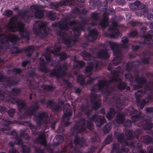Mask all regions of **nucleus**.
<instances>
[{
	"label": "nucleus",
	"mask_w": 153,
	"mask_h": 153,
	"mask_svg": "<svg viewBox=\"0 0 153 153\" xmlns=\"http://www.w3.org/2000/svg\"><path fill=\"white\" fill-rule=\"evenodd\" d=\"M122 43H118L112 41H109L108 44L115 57L113 59V64L116 65L119 63L123 59V54L120 47L127 49L129 47V40L127 36H124L121 38Z\"/></svg>",
	"instance_id": "f257e3e1"
},
{
	"label": "nucleus",
	"mask_w": 153,
	"mask_h": 153,
	"mask_svg": "<svg viewBox=\"0 0 153 153\" xmlns=\"http://www.w3.org/2000/svg\"><path fill=\"white\" fill-rule=\"evenodd\" d=\"M31 107L26 108L24 113V114L27 117L34 116L36 117V121L37 125L41 126L43 123H48V120L49 117L47 113L45 112H42L38 115L36 114L39 108V106L37 102L35 101L34 104L31 106Z\"/></svg>",
	"instance_id": "f03ea898"
},
{
	"label": "nucleus",
	"mask_w": 153,
	"mask_h": 153,
	"mask_svg": "<svg viewBox=\"0 0 153 153\" xmlns=\"http://www.w3.org/2000/svg\"><path fill=\"white\" fill-rule=\"evenodd\" d=\"M94 128V125L92 122L86 120L85 118H82L79 120L78 123L71 129V131L73 134L85 131L87 128L90 131H93Z\"/></svg>",
	"instance_id": "7ed1b4c3"
},
{
	"label": "nucleus",
	"mask_w": 153,
	"mask_h": 153,
	"mask_svg": "<svg viewBox=\"0 0 153 153\" xmlns=\"http://www.w3.org/2000/svg\"><path fill=\"white\" fill-rule=\"evenodd\" d=\"M0 50H5L10 48L9 41L13 45H15L17 41L19 40V37L14 34H9L7 36L4 34H0Z\"/></svg>",
	"instance_id": "20e7f679"
},
{
	"label": "nucleus",
	"mask_w": 153,
	"mask_h": 153,
	"mask_svg": "<svg viewBox=\"0 0 153 153\" xmlns=\"http://www.w3.org/2000/svg\"><path fill=\"white\" fill-rule=\"evenodd\" d=\"M36 26L33 28L35 34L38 37L43 38L48 35L47 30V24L42 21H38L36 22Z\"/></svg>",
	"instance_id": "39448f33"
},
{
	"label": "nucleus",
	"mask_w": 153,
	"mask_h": 153,
	"mask_svg": "<svg viewBox=\"0 0 153 153\" xmlns=\"http://www.w3.org/2000/svg\"><path fill=\"white\" fill-rule=\"evenodd\" d=\"M68 67L66 64H63L58 68L53 69L48 74V76L53 78L54 77L58 79H60L65 76Z\"/></svg>",
	"instance_id": "423d86ee"
},
{
	"label": "nucleus",
	"mask_w": 153,
	"mask_h": 153,
	"mask_svg": "<svg viewBox=\"0 0 153 153\" xmlns=\"http://www.w3.org/2000/svg\"><path fill=\"white\" fill-rule=\"evenodd\" d=\"M40 103L42 105L46 104L47 107L52 110L54 112H59L62 111V106L59 104L55 105L53 100H49L46 102L45 99L41 100Z\"/></svg>",
	"instance_id": "0eeeda50"
},
{
	"label": "nucleus",
	"mask_w": 153,
	"mask_h": 153,
	"mask_svg": "<svg viewBox=\"0 0 153 153\" xmlns=\"http://www.w3.org/2000/svg\"><path fill=\"white\" fill-rule=\"evenodd\" d=\"M19 81L17 80L16 78L10 77H6L3 74L0 73V82H6L4 83V85L5 87H11L14 85L17 84Z\"/></svg>",
	"instance_id": "6e6552de"
},
{
	"label": "nucleus",
	"mask_w": 153,
	"mask_h": 153,
	"mask_svg": "<svg viewBox=\"0 0 153 153\" xmlns=\"http://www.w3.org/2000/svg\"><path fill=\"white\" fill-rule=\"evenodd\" d=\"M127 112L129 115L131 116L132 121L134 123L142 118L141 112L134 109L133 107H129L127 109Z\"/></svg>",
	"instance_id": "1a4fd4ad"
},
{
	"label": "nucleus",
	"mask_w": 153,
	"mask_h": 153,
	"mask_svg": "<svg viewBox=\"0 0 153 153\" xmlns=\"http://www.w3.org/2000/svg\"><path fill=\"white\" fill-rule=\"evenodd\" d=\"M90 120L94 122L96 126L99 127H101L106 122V119L104 116L95 114L90 118Z\"/></svg>",
	"instance_id": "9d476101"
},
{
	"label": "nucleus",
	"mask_w": 153,
	"mask_h": 153,
	"mask_svg": "<svg viewBox=\"0 0 153 153\" xmlns=\"http://www.w3.org/2000/svg\"><path fill=\"white\" fill-rule=\"evenodd\" d=\"M9 29L12 32L19 31V21L15 17H13L9 19Z\"/></svg>",
	"instance_id": "9b49d317"
},
{
	"label": "nucleus",
	"mask_w": 153,
	"mask_h": 153,
	"mask_svg": "<svg viewBox=\"0 0 153 153\" xmlns=\"http://www.w3.org/2000/svg\"><path fill=\"white\" fill-rule=\"evenodd\" d=\"M58 35L62 39L64 44L68 47H72L73 44V41L71 38L67 37V33L65 31L60 30L57 32Z\"/></svg>",
	"instance_id": "f8f14e48"
},
{
	"label": "nucleus",
	"mask_w": 153,
	"mask_h": 153,
	"mask_svg": "<svg viewBox=\"0 0 153 153\" xmlns=\"http://www.w3.org/2000/svg\"><path fill=\"white\" fill-rule=\"evenodd\" d=\"M74 5V0H63L58 3L51 2L50 5L54 9H56L59 6H73Z\"/></svg>",
	"instance_id": "ddd939ff"
},
{
	"label": "nucleus",
	"mask_w": 153,
	"mask_h": 153,
	"mask_svg": "<svg viewBox=\"0 0 153 153\" xmlns=\"http://www.w3.org/2000/svg\"><path fill=\"white\" fill-rule=\"evenodd\" d=\"M143 94V92L142 90H138L135 94L136 101L137 103L140 104V107L141 109L143 108L144 105L147 103L145 99L142 100Z\"/></svg>",
	"instance_id": "4468645a"
},
{
	"label": "nucleus",
	"mask_w": 153,
	"mask_h": 153,
	"mask_svg": "<svg viewBox=\"0 0 153 153\" xmlns=\"http://www.w3.org/2000/svg\"><path fill=\"white\" fill-rule=\"evenodd\" d=\"M90 102L94 105V108L97 110L100 107L101 103L97 99V94L95 93H92L90 96Z\"/></svg>",
	"instance_id": "2eb2a0df"
},
{
	"label": "nucleus",
	"mask_w": 153,
	"mask_h": 153,
	"mask_svg": "<svg viewBox=\"0 0 153 153\" xmlns=\"http://www.w3.org/2000/svg\"><path fill=\"white\" fill-rule=\"evenodd\" d=\"M63 114L62 118H70L73 114V111L69 103H66L63 107Z\"/></svg>",
	"instance_id": "dca6fc26"
},
{
	"label": "nucleus",
	"mask_w": 153,
	"mask_h": 153,
	"mask_svg": "<svg viewBox=\"0 0 153 153\" xmlns=\"http://www.w3.org/2000/svg\"><path fill=\"white\" fill-rule=\"evenodd\" d=\"M25 24L22 23L20 20V35L25 38L28 42L30 39L29 33L27 32L24 31L25 27Z\"/></svg>",
	"instance_id": "f3484780"
},
{
	"label": "nucleus",
	"mask_w": 153,
	"mask_h": 153,
	"mask_svg": "<svg viewBox=\"0 0 153 153\" xmlns=\"http://www.w3.org/2000/svg\"><path fill=\"white\" fill-rule=\"evenodd\" d=\"M98 58L104 60H106L110 57V55L106 49H101L98 52L97 55Z\"/></svg>",
	"instance_id": "a211bd4d"
},
{
	"label": "nucleus",
	"mask_w": 153,
	"mask_h": 153,
	"mask_svg": "<svg viewBox=\"0 0 153 153\" xmlns=\"http://www.w3.org/2000/svg\"><path fill=\"white\" fill-rule=\"evenodd\" d=\"M77 25H78L73 26L72 28L74 35L76 37H79L81 34V31L84 30V26L80 22H78Z\"/></svg>",
	"instance_id": "6ab92c4d"
},
{
	"label": "nucleus",
	"mask_w": 153,
	"mask_h": 153,
	"mask_svg": "<svg viewBox=\"0 0 153 153\" xmlns=\"http://www.w3.org/2000/svg\"><path fill=\"white\" fill-rule=\"evenodd\" d=\"M153 36V31L149 30L146 34L143 36L144 38V41L142 44H153V41L152 37Z\"/></svg>",
	"instance_id": "aec40b11"
},
{
	"label": "nucleus",
	"mask_w": 153,
	"mask_h": 153,
	"mask_svg": "<svg viewBox=\"0 0 153 153\" xmlns=\"http://www.w3.org/2000/svg\"><path fill=\"white\" fill-rule=\"evenodd\" d=\"M103 19L100 22L99 25L101 26L103 28H105L108 26V18L106 11H105L104 14L102 15Z\"/></svg>",
	"instance_id": "412c9836"
},
{
	"label": "nucleus",
	"mask_w": 153,
	"mask_h": 153,
	"mask_svg": "<svg viewBox=\"0 0 153 153\" xmlns=\"http://www.w3.org/2000/svg\"><path fill=\"white\" fill-rule=\"evenodd\" d=\"M39 64L40 67L39 68L40 71L45 73H48L49 71L50 70L47 68L46 67L47 63L45 61L44 58H40Z\"/></svg>",
	"instance_id": "4be33fe9"
},
{
	"label": "nucleus",
	"mask_w": 153,
	"mask_h": 153,
	"mask_svg": "<svg viewBox=\"0 0 153 153\" xmlns=\"http://www.w3.org/2000/svg\"><path fill=\"white\" fill-rule=\"evenodd\" d=\"M112 1L113 0H105V1L102 2L98 5V9L101 11H106L108 4H110Z\"/></svg>",
	"instance_id": "5701e85b"
},
{
	"label": "nucleus",
	"mask_w": 153,
	"mask_h": 153,
	"mask_svg": "<svg viewBox=\"0 0 153 153\" xmlns=\"http://www.w3.org/2000/svg\"><path fill=\"white\" fill-rule=\"evenodd\" d=\"M36 141L43 146H46L47 141L45 135L43 134H39L36 139Z\"/></svg>",
	"instance_id": "b1692460"
},
{
	"label": "nucleus",
	"mask_w": 153,
	"mask_h": 153,
	"mask_svg": "<svg viewBox=\"0 0 153 153\" xmlns=\"http://www.w3.org/2000/svg\"><path fill=\"white\" fill-rule=\"evenodd\" d=\"M78 22H77L76 20H73L70 21L68 23L65 24L64 25L60 24L59 25V28L62 30H68L69 29V27L68 25L70 26H71L73 25H75L76 24H77Z\"/></svg>",
	"instance_id": "393cba45"
},
{
	"label": "nucleus",
	"mask_w": 153,
	"mask_h": 153,
	"mask_svg": "<svg viewBox=\"0 0 153 153\" xmlns=\"http://www.w3.org/2000/svg\"><path fill=\"white\" fill-rule=\"evenodd\" d=\"M109 30H112L113 32L111 33L110 36L111 38H115L119 36H120L121 34L118 29L116 28L114 26L110 27L109 28Z\"/></svg>",
	"instance_id": "a878e982"
},
{
	"label": "nucleus",
	"mask_w": 153,
	"mask_h": 153,
	"mask_svg": "<svg viewBox=\"0 0 153 153\" xmlns=\"http://www.w3.org/2000/svg\"><path fill=\"white\" fill-rule=\"evenodd\" d=\"M85 142L84 139L83 137H80L78 135L75 136L74 143L75 145H79L82 146L85 143Z\"/></svg>",
	"instance_id": "bb28decb"
},
{
	"label": "nucleus",
	"mask_w": 153,
	"mask_h": 153,
	"mask_svg": "<svg viewBox=\"0 0 153 153\" xmlns=\"http://www.w3.org/2000/svg\"><path fill=\"white\" fill-rule=\"evenodd\" d=\"M141 3L140 1L137 0L134 3L130 5V7L132 10H137L142 9L145 7V6L140 7Z\"/></svg>",
	"instance_id": "cd10ccee"
},
{
	"label": "nucleus",
	"mask_w": 153,
	"mask_h": 153,
	"mask_svg": "<svg viewBox=\"0 0 153 153\" xmlns=\"http://www.w3.org/2000/svg\"><path fill=\"white\" fill-rule=\"evenodd\" d=\"M35 49L34 46L32 45L28 46L27 47L24 48L23 49V50L27 53L26 55L27 57H30Z\"/></svg>",
	"instance_id": "c85d7f7f"
},
{
	"label": "nucleus",
	"mask_w": 153,
	"mask_h": 153,
	"mask_svg": "<svg viewBox=\"0 0 153 153\" xmlns=\"http://www.w3.org/2000/svg\"><path fill=\"white\" fill-rule=\"evenodd\" d=\"M135 80L137 84L142 85L143 87L146 84L147 82V79L144 76L136 77Z\"/></svg>",
	"instance_id": "c756f323"
},
{
	"label": "nucleus",
	"mask_w": 153,
	"mask_h": 153,
	"mask_svg": "<svg viewBox=\"0 0 153 153\" xmlns=\"http://www.w3.org/2000/svg\"><path fill=\"white\" fill-rule=\"evenodd\" d=\"M110 73L113 75V77L110 79V81L111 82H115L118 80V77L119 75L120 72L115 70L111 71Z\"/></svg>",
	"instance_id": "7c9ffc66"
},
{
	"label": "nucleus",
	"mask_w": 153,
	"mask_h": 153,
	"mask_svg": "<svg viewBox=\"0 0 153 153\" xmlns=\"http://www.w3.org/2000/svg\"><path fill=\"white\" fill-rule=\"evenodd\" d=\"M117 86V88L121 90H124L126 89L127 91L130 90V87L129 86H127V83L122 81L118 83Z\"/></svg>",
	"instance_id": "2f4dec72"
},
{
	"label": "nucleus",
	"mask_w": 153,
	"mask_h": 153,
	"mask_svg": "<svg viewBox=\"0 0 153 153\" xmlns=\"http://www.w3.org/2000/svg\"><path fill=\"white\" fill-rule=\"evenodd\" d=\"M8 101L10 102L13 104L17 103V110L19 111V99H17L14 97H13L10 95H8L7 98Z\"/></svg>",
	"instance_id": "473e14b6"
},
{
	"label": "nucleus",
	"mask_w": 153,
	"mask_h": 153,
	"mask_svg": "<svg viewBox=\"0 0 153 153\" xmlns=\"http://www.w3.org/2000/svg\"><path fill=\"white\" fill-rule=\"evenodd\" d=\"M116 113L115 109L114 108H109V111L107 113L106 117L108 120H111L113 118Z\"/></svg>",
	"instance_id": "72a5a7b5"
},
{
	"label": "nucleus",
	"mask_w": 153,
	"mask_h": 153,
	"mask_svg": "<svg viewBox=\"0 0 153 153\" xmlns=\"http://www.w3.org/2000/svg\"><path fill=\"white\" fill-rule=\"evenodd\" d=\"M88 36L92 38V41H94L98 37V32L95 29L91 30L89 31Z\"/></svg>",
	"instance_id": "f704fd0d"
},
{
	"label": "nucleus",
	"mask_w": 153,
	"mask_h": 153,
	"mask_svg": "<svg viewBox=\"0 0 153 153\" xmlns=\"http://www.w3.org/2000/svg\"><path fill=\"white\" fill-rule=\"evenodd\" d=\"M125 119V116L123 114L120 113L117 114L116 121L118 124H120L123 123Z\"/></svg>",
	"instance_id": "c9c22d12"
},
{
	"label": "nucleus",
	"mask_w": 153,
	"mask_h": 153,
	"mask_svg": "<svg viewBox=\"0 0 153 153\" xmlns=\"http://www.w3.org/2000/svg\"><path fill=\"white\" fill-rule=\"evenodd\" d=\"M142 141L145 144H148L152 142V138L149 135H145L141 137Z\"/></svg>",
	"instance_id": "e433bc0d"
},
{
	"label": "nucleus",
	"mask_w": 153,
	"mask_h": 153,
	"mask_svg": "<svg viewBox=\"0 0 153 153\" xmlns=\"http://www.w3.org/2000/svg\"><path fill=\"white\" fill-rule=\"evenodd\" d=\"M85 65V64L83 61L75 60L73 66L74 68H82Z\"/></svg>",
	"instance_id": "4c0bfd02"
},
{
	"label": "nucleus",
	"mask_w": 153,
	"mask_h": 153,
	"mask_svg": "<svg viewBox=\"0 0 153 153\" xmlns=\"http://www.w3.org/2000/svg\"><path fill=\"white\" fill-rule=\"evenodd\" d=\"M150 57L149 55H147L146 53H144L143 57L140 59L141 62L145 64H148L149 63Z\"/></svg>",
	"instance_id": "58836bf2"
},
{
	"label": "nucleus",
	"mask_w": 153,
	"mask_h": 153,
	"mask_svg": "<svg viewBox=\"0 0 153 153\" xmlns=\"http://www.w3.org/2000/svg\"><path fill=\"white\" fill-rule=\"evenodd\" d=\"M77 79L78 83L80 85L83 86L86 85L87 83L85 82V79L82 74H80L78 76Z\"/></svg>",
	"instance_id": "ea45409f"
},
{
	"label": "nucleus",
	"mask_w": 153,
	"mask_h": 153,
	"mask_svg": "<svg viewBox=\"0 0 153 153\" xmlns=\"http://www.w3.org/2000/svg\"><path fill=\"white\" fill-rule=\"evenodd\" d=\"M48 17L51 21L55 20L56 18V14L54 11L51 10L48 12Z\"/></svg>",
	"instance_id": "a19ab883"
},
{
	"label": "nucleus",
	"mask_w": 153,
	"mask_h": 153,
	"mask_svg": "<svg viewBox=\"0 0 153 153\" xmlns=\"http://www.w3.org/2000/svg\"><path fill=\"white\" fill-rule=\"evenodd\" d=\"M42 87L45 91L48 92L53 91L55 89V87L52 85L47 84L42 85Z\"/></svg>",
	"instance_id": "79ce46f5"
},
{
	"label": "nucleus",
	"mask_w": 153,
	"mask_h": 153,
	"mask_svg": "<svg viewBox=\"0 0 153 153\" xmlns=\"http://www.w3.org/2000/svg\"><path fill=\"white\" fill-rule=\"evenodd\" d=\"M31 17V14L28 12L25 11L23 13V19L25 23H29L30 19Z\"/></svg>",
	"instance_id": "37998d69"
},
{
	"label": "nucleus",
	"mask_w": 153,
	"mask_h": 153,
	"mask_svg": "<svg viewBox=\"0 0 153 153\" xmlns=\"http://www.w3.org/2000/svg\"><path fill=\"white\" fill-rule=\"evenodd\" d=\"M80 55L82 56L84 59L86 61H89L91 60V54L89 53L86 51H84L80 53Z\"/></svg>",
	"instance_id": "c03bdc74"
},
{
	"label": "nucleus",
	"mask_w": 153,
	"mask_h": 153,
	"mask_svg": "<svg viewBox=\"0 0 153 153\" xmlns=\"http://www.w3.org/2000/svg\"><path fill=\"white\" fill-rule=\"evenodd\" d=\"M125 68L127 71L132 72H133L136 68L134 66L133 64L131 62L127 63Z\"/></svg>",
	"instance_id": "a18cd8bd"
},
{
	"label": "nucleus",
	"mask_w": 153,
	"mask_h": 153,
	"mask_svg": "<svg viewBox=\"0 0 153 153\" xmlns=\"http://www.w3.org/2000/svg\"><path fill=\"white\" fill-rule=\"evenodd\" d=\"M113 139V136L112 134H109L107 136V138L104 140V143L102 144V149L106 145L109 144L112 142Z\"/></svg>",
	"instance_id": "49530a36"
},
{
	"label": "nucleus",
	"mask_w": 153,
	"mask_h": 153,
	"mask_svg": "<svg viewBox=\"0 0 153 153\" xmlns=\"http://www.w3.org/2000/svg\"><path fill=\"white\" fill-rule=\"evenodd\" d=\"M35 17L38 19H42L44 17V11L43 10L39 9L34 13Z\"/></svg>",
	"instance_id": "de8ad7c7"
},
{
	"label": "nucleus",
	"mask_w": 153,
	"mask_h": 153,
	"mask_svg": "<svg viewBox=\"0 0 153 153\" xmlns=\"http://www.w3.org/2000/svg\"><path fill=\"white\" fill-rule=\"evenodd\" d=\"M112 127V124L111 123H107L102 128L104 133L105 134L108 133L111 129Z\"/></svg>",
	"instance_id": "09e8293b"
},
{
	"label": "nucleus",
	"mask_w": 153,
	"mask_h": 153,
	"mask_svg": "<svg viewBox=\"0 0 153 153\" xmlns=\"http://www.w3.org/2000/svg\"><path fill=\"white\" fill-rule=\"evenodd\" d=\"M21 137H23L24 139L26 140H28L30 138L29 136L27 133L24 131L20 132V146L22 143V140L21 138Z\"/></svg>",
	"instance_id": "8fccbe9b"
},
{
	"label": "nucleus",
	"mask_w": 153,
	"mask_h": 153,
	"mask_svg": "<svg viewBox=\"0 0 153 153\" xmlns=\"http://www.w3.org/2000/svg\"><path fill=\"white\" fill-rule=\"evenodd\" d=\"M97 85L98 87L99 90L103 89L105 86H106L107 87L106 82L105 80H99L98 83L97 84Z\"/></svg>",
	"instance_id": "3c124183"
},
{
	"label": "nucleus",
	"mask_w": 153,
	"mask_h": 153,
	"mask_svg": "<svg viewBox=\"0 0 153 153\" xmlns=\"http://www.w3.org/2000/svg\"><path fill=\"white\" fill-rule=\"evenodd\" d=\"M117 139L118 141L120 143H125L126 141L125 140L124 135L122 133H120L117 135Z\"/></svg>",
	"instance_id": "603ef678"
},
{
	"label": "nucleus",
	"mask_w": 153,
	"mask_h": 153,
	"mask_svg": "<svg viewBox=\"0 0 153 153\" xmlns=\"http://www.w3.org/2000/svg\"><path fill=\"white\" fill-rule=\"evenodd\" d=\"M125 134L127 140H131L134 138L133 132L130 130H126L125 132Z\"/></svg>",
	"instance_id": "864d4df0"
},
{
	"label": "nucleus",
	"mask_w": 153,
	"mask_h": 153,
	"mask_svg": "<svg viewBox=\"0 0 153 153\" xmlns=\"http://www.w3.org/2000/svg\"><path fill=\"white\" fill-rule=\"evenodd\" d=\"M91 18L95 21H98L100 18V14L96 12L91 13Z\"/></svg>",
	"instance_id": "5fc2aeb1"
},
{
	"label": "nucleus",
	"mask_w": 153,
	"mask_h": 153,
	"mask_svg": "<svg viewBox=\"0 0 153 153\" xmlns=\"http://www.w3.org/2000/svg\"><path fill=\"white\" fill-rule=\"evenodd\" d=\"M130 144L131 146L135 149H140L142 147V144L138 141L132 142Z\"/></svg>",
	"instance_id": "6e6d98bb"
},
{
	"label": "nucleus",
	"mask_w": 153,
	"mask_h": 153,
	"mask_svg": "<svg viewBox=\"0 0 153 153\" xmlns=\"http://www.w3.org/2000/svg\"><path fill=\"white\" fill-rule=\"evenodd\" d=\"M10 134L14 137V138L17 140L16 144L19 145V136L16 130H13L10 133Z\"/></svg>",
	"instance_id": "4d7b16f0"
},
{
	"label": "nucleus",
	"mask_w": 153,
	"mask_h": 153,
	"mask_svg": "<svg viewBox=\"0 0 153 153\" xmlns=\"http://www.w3.org/2000/svg\"><path fill=\"white\" fill-rule=\"evenodd\" d=\"M153 127V124L151 122L147 121L146 122L145 124L143 126L144 128L147 130H149L152 128Z\"/></svg>",
	"instance_id": "13d9d810"
},
{
	"label": "nucleus",
	"mask_w": 153,
	"mask_h": 153,
	"mask_svg": "<svg viewBox=\"0 0 153 153\" xmlns=\"http://www.w3.org/2000/svg\"><path fill=\"white\" fill-rule=\"evenodd\" d=\"M114 88L113 87H111L108 89L105 90L104 92L105 96H108L111 95L114 91Z\"/></svg>",
	"instance_id": "bf43d9fd"
},
{
	"label": "nucleus",
	"mask_w": 153,
	"mask_h": 153,
	"mask_svg": "<svg viewBox=\"0 0 153 153\" xmlns=\"http://www.w3.org/2000/svg\"><path fill=\"white\" fill-rule=\"evenodd\" d=\"M22 153H29L30 149L29 147L27 145H23L22 146Z\"/></svg>",
	"instance_id": "052dcab7"
},
{
	"label": "nucleus",
	"mask_w": 153,
	"mask_h": 153,
	"mask_svg": "<svg viewBox=\"0 0 153 153\" xmlns=\"http://www.w3.org/2000/svg\"><path fill=\"white\" fill-rule=\"evenodd\" d=\"M59 59L61 61H65L67 58V55L65 52H62L59 54Z\"/></svg>",
	"instance_id": "680f3d73"
},
{
	"label": "nucleus",
	"mask_w": 153,
	"mask_h": 153,
	"mask_svg": "<svg viewBox=\"0 0 153 153\" xmlns=\"http://www.w3.org/2000/svg\"><path fill=\"white\" fill-rule=\"evenodd\" d=\"M132 122L129 119L126 120L124 123L123 125L126 128H128L131 127Z\"/></svg>",
	"instance_id": "e2e57ef3"
},
{
	"label": "nucleus",
	"mask_w": 153,
	"mask_h": 153,
	"mask_svg": "<svg viewBox=\"0 0 153 153\" xmlns=\"http://www.w3.org/2000/svg\"><path fill=\"white\" fill-rule=\"evenodd\" d=\"M93 66L92 64H89L85 67V71L86 73H88L91 72L93 69Z\"/></svg>",
	"instance_id": "0e129e2a"
},
{
	"label": "nucleus",
	"mask_w": 153,
	"mask_h": 153,
	"mask_svg": "<svg viewBox=\"0 0 153 153\" xmlns=\"http://www.w3.org/2000/svg\"><path fill=\"white\" fill-rule=\"evenodd\" d=\"M55 138L56 140L58 141L56 144L57 145L59 144L60 140L62 141L64 140L63 137L62 135H57L56 136Z\"/></svg>",
	"instance_id": "69168bd1"
},
{
	"label": "nucleus",
	"mask_w": 153,
	"mask_h": 153,
	"mask_svg": "<svg viewBox=\"0 0 153 153\" xmlns=\"http://www.w3.org/2000/svg\"><path fill=\"white\" fill-rule=\"evenodd\" d=\"M3 14L4 16L10 17L13 15V12L12 11L10 10H7L4 12Z\"/></svg>",
	"instance_id": "338daca9"
},
{
	"label": "nucleus",
	"mask_w": 153,
	"mask_h": 153,
	"mask_svg": "<svg viewBox=\"0 0 153 153\" xmlns=\"http://www.w3.org/2000/svg\"><path fill=\"white\" fill-rule=\"evenodd\" d=\"M138 35V32L137 30H135L130 32L128 36L130 37L134 38L137 36Z\"/></svg>",
	"instance_id": "774afa93"
}]
</instances>
